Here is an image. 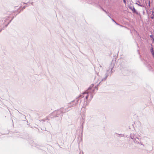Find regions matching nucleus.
<instances>
[{
	"instance_id": "obj_1",
	"label": "nucleus",
	"mask_w": 154,
	"mask_h": 154,
	"mask_svg": "<svg viewBox=\"0 0 154 154\" xmlns=\"http://www.w3.org/2000/svg\"><path fill=\"white\" fill-rule=\"evenodd\" d=\"M94 85V84H92L88 88V89L85 92L83 93L82 95H81L80 96V97L81 98H82L85 97L83 95L86 94V95L85 96V99L87 100L88 96H90V98L91 99L93 98L94 92V88H93Z\"/></svg>"
},
{
	"instance_id": "obj_2",
	"label": "nucleus",
	"mask_w": 154,
	"mask_h": 154,
	"mask_svg": "<svg viewBox=\"0 0 154 154\" xmlns=\"http://www.w3.org/2000/svg\"><path fill=\"white\" fill-rule=\"evenodd\" d=\"M114 66V65L112 63H111L109 67V69L108 70H107L106 71V73L105 75V77L102 79H101V78L100 77H99V78L98 79V77H99V76L98 75H97V76H96L95 77V80L96 81L98 80L97 82H99V83L97 85H99L101 83V82L105 81L107 77L109 75H111V73H112V70L113 69Z\"/></svg>"
},
{
	"instance_id": "obj_3",
	"label": "nucleus",
	"mask_w": 154,
	"mask_h": 154,
	"mask_svg": "<svg viewBox=\"0 0 154 154\" xmlns=\"http://www.w3.org/2000/svg\"><path fill=\"white\" fill-rule=\"evenodd\" d=\"M78 100H77L76 101V102L75 103H73V102H74V100L68 103L67 105V107L69 109H70V108L72 107L75 106L78 103Z\"/></svg>"
},
{
	"instance_id": "obj_4",
	"label": "nucleus",
	"mask_w": 154,
	"mask_h": 154,
	"mask_svg": "<svg viewBox=\"0 0 154 154\" xmlns=\"http://www.w3.org/2000/svg\"><path fill=\"white\" fill-rule=\"evenodd\" d=\"M9 17H7L3 18L2 20L0 21V27H2V25L6 24V23L8 20V19Z\"/></svg>"
},
{
	"instance_id": "obj_5",
	"label": "nucleus",
	"mask_w": 154,
	"mask_h": 154,
	"mask_svg": "<svg viewBox=\"0 0 154 154\" xmlns=\"http://www.w3.org/2000/svg\"><path fill=\"white\" fill-rule=\"evenodd\" d=\"M60 109L62 113H65L70 110V109H69L68 108H67V107L66 108H61Z\"/></svg>"
},
{
	"instance_id": "obj_6",
	"label": "nucleus",
	"mask_w": 154,
	"mask_h": 154,
	"mask_svg": "<svg viewBox=\"0 0 154 154\" xmlns=\"http://www.w3.org/2000/svg\"><path fill=\"white\" fill-rule=\"evenodd\" d=\"M139 141H140L139 138L137 137L135 138V139H134L133 140L134 143L136 144H138L139 143Z\"/></svg>"
},
{
	"instance_id": "obj_7",
	"label": "nucleus",
	"mask_w": 154,
	"mask_h": 154,
	"mask_svg": "<svg viewBox=\"0 0 154 154\" xmlns=\"http://www.w3.org/2000/svg\"><path fill=\"white\" fill-rule=\"evenodd\" d=\"M54 113H56L57 115L58 116V115L61 114L62 113L61 111V109L58 110L57 111H56L54 112Z\"/></svg>"
},
{
	"instance_id": "obj_8",
	"label": "nucleus",
	"mask_w": 154,
	"mask_h": 154,
	"mask_svg": "<svg viewBox=\"0 0 154 154\" xmlns=\"http://www.w3.org/2000/svg\"><path fill=\"white\" fill-rule=\"evenodd\" d=\"M136 137L135 135L134 134H130V138L132 139H133V140H134V139H135V138H136Z\"/></svg>"
},
{
	"instance_id": "obj_9",
	"label": "nucleus",
	"mask_w": 154,
	"mask_h": 154,
	"mask_svg": "<svg viewBox=\"0 0 154 154\" xmlns=\"http://www.w3.org/2000/svg\"><path fill=\"white\" fill-rule=\"evenodd\" d=\"M130 8L132 10L133 12L136 13L137 14H138V12L136 11V10L135 9V8L134 7H131Z\"/></svg>"
},
{
	"instance_id": "obj_10",
	"label": "nucleus",
	"mask_w": 154,
	"mask_h": 154,
	"mask_svg": "<svg viewBox=\"0 0 154 154\" xmlns=\"http://www.w3.org/2000/svg\"><path fill=\"white\" fill-rule=\"evenodd\" d=\"M116 134L119 135V136H120L121 137H123L124 136V134Z\"/></svg>"
},
{
	"instance_id": "obj_11",
	"label": "nucleus",
	"mask_w": 154,
	"mask_h": 154,
	"mask_svg": "<svg viewBox=\"0 0 154 154\" xmlns=\"http://www.w3.org/2000/svg\"><path fill=\"white\" fill-rule=\"evenodd\" d=\"M151 53L154 52L152 48L151 49Z\"/></svg>"
},
{
	"instance_id": "obj_12",
	"label": "nucleus",
	"mask_w": 154,
	"mask_h": 154,
	"mask_svg": "<svg viewBox=\"0 0 154 154\" xmlns=\"http://www.w3.org/2000/svg\"><path fill=\"white\" fill-rule=\"evenodd\" d=\"M103 11L104 12H106L107 14H108V16H109V17H110V18H111L110 17V16H109V14H108L107 12L106 11H105V10H103Z\"/></svg>"
},
{
	"instance_id": "obj_13",
	"label": "nucleus",
	"mask_w": 154,
	"mask_h": 154,
	"mask_svg": "<svg viewBox=\"0 0 154 154\" xmlns=\"http://www.w3.org/2000/svg\"><path fill=\"white\" fill-rule=\"evenodd\" d=\"M123 2L125 4H126V1L125 0H123Z\"/></svg>"
},
{
	"instance_id": "obj_14",
	"label": "nucleus",
	"mask_w": 154,
	"mask_h": 154,
	"mask_svg": "<svg viewBox=\"0 0 154 154\" xmlns=\"http://www.w3.org/2000/svg\"><path fill=\"white\" fill-rule=\"evenodd\" d=\"M139 144H140L141 145H143V143H141V142H139Z\"/></svg>"
},
{
	"instance_id": "obj_15",
	"label": "nucleus",
	"mask_w": 154,
	"mask_h": 154,
	"mask_svg": "<svg viewBox=\"0 0 154 154\" xmlns=\"http://www.w3.org/2000/svg\"><path fill=\"white\" fill-rule=\"evenodd\" d=\"M26 6H23V7L22 8H23V9H25V8H26Z\"/></svg>"
},
{
	"instance_id": "obj_16",
	"label": "nucleus",
	"mask_w": 154,
	"mask_h": 154,
	"mask_svg": "<svg viewBox=\"0 0 154 154\" xmlns=\"http://www.w3.org/2000/svg\"><path fill=\"white\" fill-rule=\"evenodd\" d=\"M10 22H9L8 23H7V24H6V25H5V26H7L8 25V24Z\"/></svg>"
},
{
	"instance_id": "obj_17",
	"label": "nucleus",
	"mask_w": 154,
	"mask_h": 154,
	"mask_svg": "<svg viewBox=\"0 0 154 154\" xmlns=\"http://www.w3.org/2000/svg\"><path fill=\"white\" fill-rule=\"evenodd\" d=\"M152 53V55L154 57V52Z\"/></svg>"
},
{
	"instance_id": "obj_18",
	"label": "nucleus",
	"mask_w": 154,
	"mask_h": 154,
	"mask_svg": "<svg viewBox=\"0 0 154 154\" xmlns=\"http://www.w3.org/2000/svg\"><path fill=\"white\" fill-rule=\"evenodd\" d=\"M150 37L151 38H153V36L152 35H150Z\"/></svg>"
},
{
	"instance_id": "obj_19",
	"label": "nucleus",
	"mask_w": 154,
	"mask_h": 154,
	"mask_svg": "<svg viewBox=\"0 0 154 154\" xmlns=\"http://www.w3.org/2000/svg\"><path fill=\"white\" fill-rule=\"evenodd\" d=\"M113 21H114V22H115V21L113 20V19H111Z\"/></svg>"
},
{
	"instance_id": "obj_20",
	"label": "nucleus",
	"mask_w": 154,
	"mask_h": 154,
	"mask_svg": "<svg viewBox=\"0 0 154 154\" xmlns=\"http://www.w3.org/2000/svg\"><path fill=\"white\" fill-rule=\"evenodd\" d=\"M115 23H116V24L118 25V24L116 22V21H115Z\"/></svg>"
},
{
	"instance_id": "obj_21",
	"label": "nucleus",
	"mask_w": 154,
	"mask_h": 154,
	"mask_svg": "<svg viewBox=\"0 0 154 154\" xmlns=\"http://www.w3.org/2000/svg\"><path fill=\"white\" fill-rule=\"evenodd\" d=\"M100 67H102V66H101V65H100Z\"/></svg>"
},
{
	"instance_id": "obj_22",
	"label": "nucleus",
	"mask_w": 154,
	"mask_h": 154,
	"mask_svg": "<svg viewBox=\"0 0 154 154\" xmlns=\"http://www.w3.org/2000/svg\"><path fill=\"white\" fill-rule=\"evenodd\" d=\"M149 5H150V1L149 2Z\"/></svg>"
},
{
	"instance_id": "obj_23",
	"label": "nucleus",
	"mask_w": 154,
	"mask_h": 154,
	"mask_svg": "<svg viewBox=\"0 0 154 154\" xmlns=\"http://www.w3.org/2000/svg\"><path fill=\"white\" fill-rule=\"evenodd\" d=\"M31 4L32 5H33V2H31Z\"/></svg>"
},
{
	"instance_id": "obj_24",
	"label": "nucleus",
	"mask_w": 154,
	"mask_h": 154,
	"mask_svg": "<svg viewBox=\"0 0 154 154\" xmlns=\"http://www.w3.org/2000/svg\"><path fill=\"white\" fill-rule=\"evenodd\" d=\"M12 20H10L9 21V22H11V21Z\"/></svg>"
},
{
	"instance_id": "obj_25",
	"label": "nucleus",
	"mask_w": 154,
	"mask_h": 154,
	"mask_svg": "<svg viewBox=\"0 0 154 154\" xmlns=\"http://www.w3.org/2000/svg\"><path fill=\"white\" fill-rule=\"evenodd\" d=\"M151 18L153 19V17H151Z\"/></svg>"
},
{
	"instance_id": "obj_26",
	"label": "nucleus",
	"mask_w": 154,
	"mask_h": 154,
	"mask_svg": "<svg viewBox=\"0 0 154 154\" xmlns=\"http://www.w3.org/2000/svg\"><path fill=\"white\" fill-rule=\"evenodd\" d=\"M95 88H97L96 87H95Z\"/></svg>"
}]
</instances>
